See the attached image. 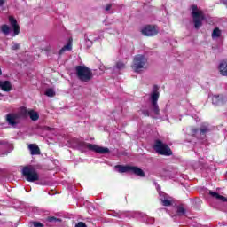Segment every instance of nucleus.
<instances>
[{
	"instance_id": "obj_12",
	"label": "nucleus",
	"mask_w": 227,
	"mask_h": 227,
	"mask_svg": "<svg viewBox=\"0 0 227 227\" xmlns=\"http://www.w3.org/2000/svg\"><path fill=\"white\" fill-rule=\"evenodd\" d=\"M212 102L215 106H224L227 103V97L213 96Z\"/></svg>"
},
{
	"instance_id": "obj_2",
	"label": "nucleus",
	"mask_w": 227,
	"mask_h": 227,
	"mask_svg": "<svg viewBox=\"0 0 227 227\" xmlns=\"http://www.w3.org/2000/svg\"><path fill=\"white\" fill-rule=\"evenodd\" d=\"M146 68H148V59L141 54L136 55L132 65L134 72L139 74V72H143V70H146Z\"/></svg>"
},
{
	"instance_id": "obj_6",
	"label": "nucleus",
	"mask_w": 227,
	"mask_h": 227,
	"mask_svg": "<svg viewBox=\"0 0 227 227\" xmlns=\"http://www.w3.org/2000/svg\"><path fill=\"white\" fill-rule=\"evenodd\" d=\"M22 173L27 182H36L40 180V176L38 175L36 168L33 166L23 168Z\"/></svg>"
},
{
	"instance_id": "obj_34",
	"label": "nucleus",
	"mask_w": 227,
	"mask_h": 227,
	"mask_svg": "<svg viewBox=\"0 0 227 227\" xmlns=\"http://www.w3.org/2000/svg\"><path fill=\"white\" fill-rule=\"evenodd\" d=\"M0 75H3V70H1V67H0Z\"/></svg>"
},
{
	"instance_id": "obj_26",
	"label": "nucleus",
	"mask_w": 227,
	"mask_h": 227,
	"mask_svg": "<svg viewBox=\"0 0 227 227\" xmlns=\"http://www.w3.org/2000/svg\"><path fill=\"white\" fill-rule=\"evenodd\" d=\"M12 51H19L20 44L19 43H12Z\"/></svg>"
},
{
	"instance_id": "obj_33",
	"label": "nucleus",
	"mask_w": 227,
	"mask_h": 227,
	"mask_svg": "<svg viewBox=\"0 0 227 227\" xmlns=\"http://www.w3.org/2000/svg\"><path fill=\"white\" fill-rule=\"evenodd\" d=\"M5 2H6V0H0V6H3Z\"/></svg>"
},
{
	"instance_id": "obj_13",
	"label": "nucleus",
	"mask_w": 227,
	"mask_h": 227,
	"mask_svg": "<svg viewBox=\"0 0 227 227\" xmlns=\"http://www.w3.org/2000/svg\"><path fill=\"white\" fill-rule=\"evenodd\" d=\"M0 89L2 91H12V82L10 81H0Z\"/></svg>"
},
{
	"instance_id": "obj_5",
	"label": "nucleus",
	"mask_w": 227,
	"mask_h": 227,
	"mask_svg": "<svg viewBox=\"0 0 227 227\" xmlns=\"http://www.w3.org/2000/svg\"><path fill=\"white\" fill-rule=\"evenodd\" d=\"M115 169H117L119 173H134V175H137V176H145V172L143 169L134 166L117 165L115 166Z\"/></svg>"
},
{
	"instance_id": "obj_19",
	"label": "nucleus",
	"mask_w": 227,
	"mask_h": 227,
	"mask_svg": "<svg viewBox=\"0 0 227 227\" xmlns=\"http://www.w3.org/2000/svg\"><path fill=\"white\" fill-rule=\"evenodd\" d=\"M0 31L4 34V35H10L12 28H10V26L8 25H2L0 27Z\"/></svg>"
},
{
	"instance_id": "obj_3",
	"label": "nucleus",
	"mask_w": 227,
	"mask_h": 227,
	"mask_svg": "<svg viewBox=\"0 0 227 227\" xmlns=\"http://www.w3.org/2000/svg\"><path fill=\"white\" fill-rule=\"evenodd\" d=\"M192 17L193 19V24L195 29H200L203 26V20H205V14L203 11L198 8V5H192Z\"/></svg>"
},
{
	"instance_id": "obj_22",
	"label": "nucleus",
	"mask_w": 227,
	"mask_h": 227,
	"mask_svg": "<svg viewBox=\"0 0 227 227\" xmlns=\"http://www.w3.org/2000/svg\"><path fill=\"white\" fill-rule=\"evenodd\" d=\"M161 203H162L163 207H171L172 200L169 199H164V200H161Z\"/></svg>"
},
{
	"instance_id": "obj_23",
	"label": "nucleus",
	"mask_w": 227,
	"mask_h": 227,
	"mask_svg": "<svg viewBox=\"0 0 227 227\" xmlns=\"http://www.w3.org/2000/svg\"><path fill=\"white\" fill-rule=\"evenodd\" d=\"M213 38H219L221 36V31L219 28H215L212 33Z\"/></svg>"
},
{
	"instance_id": "obj_35",
	"label": "nucleus",
	"mask_w": 227,
	"mask_h": 227,
	"mask_svg": "<svg viewBox=\"0 0 227 227\" xmlns=\"http://www.w3.org/2000/svg\"><path fill=\"white\" fill-rule=\"evenodd\" d=\"M0 97H1V93H0Z\"/></svg>"
},
{
	"instance_id": "obj_15",
	"label": "nucleus",
	"mask_w": 227,
	"mask_h": 227,
	"mask_svg": "<svg viewBox=\"0 0 227 227\" xmlns=\"http://www.w3.org/2000/svg\"><path fill=\"white\" fill-rule=\"evenodd\" d=\"M17 114H7V121L9 125H17V122H15V120H17Z\"/></svg>"
},
{
	"instance_id": "obj_9",
	"label": "nucleus",
	"mask_w": 227,
	"mask_h": 227,
	"mask_svg": "<svg viewBox=\"0 0 227 227\" xmlns=\"http://www.w3.org/2000/svg\"><path fill=\"white\" fill-rule=\"evenodd\" d=\"M85 148H88V150H90L91 152H96V153H109V148L93 144H86Z\"/></svg>"
},
{
	"instance_id": "obj_30",
	"label": "nucleus",
	"mask_w": 227,
	"mask_h": 227,
	"mask_svg": "<svg viewBox=\"0 0 227 227\" xmlns=\"http://www.w3.org/2000/svg\"><path fill=\"white\" fill-rule=\"evenodd\" d=\"M33 224L35 227H43V225L40 222H33Z\"/></svg>"
},
{
	"instance_id": "obj_11",
	"label": "nucleus",
	"mask_w": 227,
	"mask_h": 227,
	"mask_svg": "<svg viewBox=\"0 0 227 227\" xmlns=\"http://www.w3.org/2000/svg\"><path fill=\"white\" fill-rule=\"evenodd\" d=\"M217 70L220 75L223 77H227V59H223L219 63Z\"/></svg>"
},
{
	"instance_id": "obj_28",
	"label": "nucleus",
	"mask_w": 227,
	"mask_h": 227,
	"mask_svg": "<svg viewBox=\"0 0 227 227\" xmlns=\"http://www.w3.org/2000/svg\"><path fill=\"white\" fill-rule=\"evenodd\" d=\"M116 67L119 70H123V68H125V64H123L122 62H118Z\"/></svg>"
},
{
	"instance_id": "obj_14",
	"label": "nucleus",
	"mask_w": 227,
	"mask_h": 227,
	"mask_svg": "<svg viewBox=\"0 0 227 227\" xmlns=\"http://www.w3.org/2000/svg\"><path fill=\"white\" fill-rule=\"evenodd\" d=\"M28 148L31 152V155H40V147L35 144H30Z\"/></svg>"
},
{
	"instance_id": "obj_24",
	"label": "nucleus",
	"mask_w": 227,
	"mask_h": 227,
	"mask_svg": "<svg viewBox=\"0 0 227 227\" xmlns=\"http://www.w3.org/2000/svg\"><path fill=\"white\" fill-rule=\"evenodd\" d=\"M46 97H54L56 95V92L52 89H48L45 91Z\"/></svg>"
},
{
	"instance_id": "obj_4",
	"label": "nucleus",
	"mask_w": 227,
	"mask_h": 227,
	"mask_svg": "<svg viewBox=\"0 0 227 227\" xmlns=\"http://www.w3.org/2000/svg\"><path fill=\"white\" fill-rule=\"evenodd\" d=\"M157 90V86H154V89L151 93V114H153V116H159V114H160V109H159V105L157 104L160 97Z\"/></svg>"
},
{
	"instance_id": "obj_31",
	"label": "nucleus",
	"mask_w": 227,
	"mask_h": 227,
	"mask_svg": "<svg viewBox=\"0 0 227 227\" xmlns=\"http://www.w3.org/2000/svg\"><path fill=\"white\" fill-rule=\"evenodd\" d=\"M111 8H113V4H107L106 6V8H105V10H106V12H109V10H111Z\"/></svg>"
},
{
	"instance_id": "obj_21",
	"label": "nucleus",
	"mask_w": 227,
	"mask_h": 227,
	"mask_svg": "<svg viewBox=\"0 0 227 227\" xmlns=\"http://www.w3.org/2000/svg\"><path fill=\"white\" fill-rule=\"evenodd\" d=\"M20 116H28L29 110L27 107H21L19 112Z\"/></svg>"
},
{
	"instance_id": "obj_7",
	"label": "nucleus",
	"mask_w": 227,
	"mask_h": 227,
	"mask_svg": "<svg viewBox=\"0 0 227 227\" xmlns=\"http://www.w3.org/2000/svg\"><path fill=\"white\" fill-rule=\"evenodd\" d=\"M153 149L160 155H165L167 157H169V155H173V152L171 151V148H169V146L168 145L164 144L160 140L155 141Z\"/></svg>"
},
{
	"instance_id": "obj_27",
	"label": "nucleus",
	"mask_w": 227,
	"mask_h": 227,
	"mask_svg": "<svg viewBox=\"0 0 227 227\" xmlns=\"http://www.w3.org/2000/svg\"><path fill=\"white\" fill-rule=\"evenodd\" d=\"M142 114L144 116H152V118H155V116L150 113V110H142Z\"/></svg>"
},
{
	"instance_id": "obj_25",
	"label": "nucleus",
	"mask_w": 227,
	"mask_h": 227,
	"mask_svg": "<svg viewBox=\"0 0 227 227\" xmlns=\"http://www.w3.org/2000/svg\"><path fill=\"white\" fill-rule=\"evenodd\" d=\"M177 214H178V215H184L185 208H184L182 206H178L177 207Z\"/></svg>"
},
{
	"instance_id": "obj_10",
	"label": "nucleus",
	"mask_w": 227,
	"mask_h": 227,
	"mask_svg": "<svg viewBox=\"0 0 227 227\" xmlns=\"http://www.w3.org/2000/svg\"><path fill=\"white\" fill-rule=\"evenodd\" d=\"M9 22L12 27L13 35L12 36H17L20 33V27L19 26V23H17V20L13 18L12 16L9 17Z\"/></svg>"
},
{
	"instance_id": "obj_32",
	"label": "nucleus",
	"mask_w": 227,
	"mask_h": 227,
	"mask_svg": "<svg viewBox=\"0 0 227 227\" xmlns=\"http://www.w3.org/2000/svg\"><path fill=\"white\" fill-rule=\"evenodd\" d=\"M48 221H50V223H52V221H56L55 217H49Z\"/></svg>"
},
{
	"instance_id": "obj_18",
	"label": "nucleus",
	"mask_w": 227,
	"mask_h": 227,
	"mask_svg": "<svg viewBox=\"0 0 227 227\" xmlns=\"http://www.w3.org/2000/svg\"><path fill=\"white\" fill-rule=\"evenodd\" d=\"M28 116H30V119L33 120V121H36V120L40 118V115L35 110H29Z\"/></svg>"
},
{
	"instance_id": "obj_1",
	"label": "nucleus",
	"mask_w": 227,
	"mask_h": 227,
	"mask_svg": "<svg viewBox=\"0 0 227 227\" xmlns=\"http://www.w3.org/2000/svg\"><path fill=\"white\" fill-rule=\"evenodd\" d=\"M75 71L76 76L82 82H90L93 79V72L86 66H77Z\"/></svg>"
},
{
	"instance_id": "obj_16",
	"label": "nucleus",
	"mask_w": 227,
	"mask_h": 227,
	"mask_svg": "<svg viewBox=\"0 0 227 227\" xmlns=\"http://www.w3.org/2000/svg\"><path fill=\"white\" fill-rule=\"evenodd\" d=\"M67 51H72V41H69L67 44L59 50V56H61L63 53L67 52Z\"/></svg>"
},
{
	"instance_id": "obj_29",
	"label": "nucleus",
	"mask_w": 227,
	"mask_h": 227,
	"mask_svg": "<svg viewBox=\"0 0 227 227\" xmlns=\"http://www.w3.org/2000/svg\"><path fill=\"white\" fill-rule=\"evenodd\" d=\"M75 227H88L84 222H79Z\"/></svg>"
},
{
	"instance_id": "obj_17",
	"label": "nucleus",
	"mask_w": 227,
	"mask_h": 227,
	"mask_svg": "<svg viewBox=\"0 0 227 227\" xmlns=\"http://www.w3.org/2000/svg\"><path fill=\"white\" fill-rule=\"evenodd\" d=\"M210 196H212L213 198H215L216 200H220L221 201L226 202L227 201V198L223 196V195H219V193L217 192H209Z\"/></svg>"
},
{
	"instance_id": "obj_8",
	"label": "nucleus",
	"mask_w": 227,
	"mask_h": 227,
	"mask_svg": "<svg viewBox=\"0 0 227 227\" xmlns=\"http://www.w3.org/2000/svg\"><path fill=\"white\" fill-rule=\"evenodd\" d=\"M141 33L144 36H155L159 34V28L155 26L147 25L142 28Z\"/></svg>"
},
{
	"instance_id": "obj_20",
	"label": "nucleus",
	"mask_w": 227,
	"mask_h": 227,
	"mask_svg": "<svg viewBox=\"0 0 227 227\" xmlns=\"http://www.w3.org/2000/svg\"><path fill=\"white\" fill-rule=\"evenodd\" d=\"M200 134H207V132H210V128H208L207 124H203L202 126H200Z\"/></svg>"
}]
</instances>
